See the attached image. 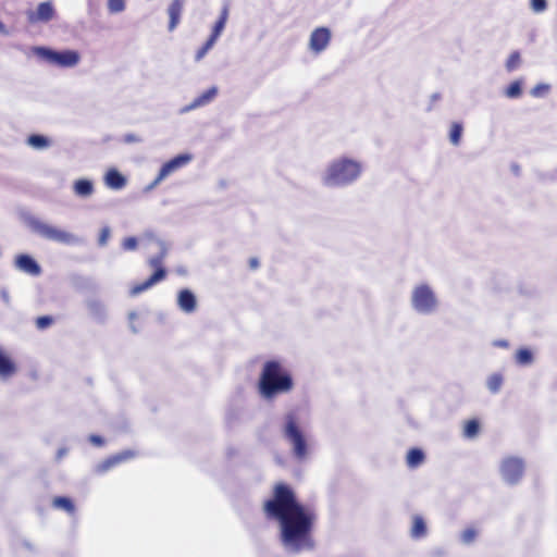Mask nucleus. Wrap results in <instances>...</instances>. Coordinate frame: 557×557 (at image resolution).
<instances>
[{"mask_svg":"<svg viewBox=\"0 0 557 557\" xmlns=\"http://www.w3.org/2000/svg\"><path fill=\"white\" fill-rule=\"evenodd\" d=\"M263 510L269 519L277 521L282 543L296 552L312 549V531L317 520L313 509L300 504L294 490L286 483H277L272 496L264 502Z\"/></svg>","mask_w":557,"mask_h":557,"instance_id":"1","label":"nucleus"},{"mask_svg":"<svg viewBox=\"0 0 557 557\" xmlns=\"http://www.w3.org/2000/svg\"><path fill=\"white\" fill-rule=\"evenodd\" d=\"M295 382L290 371L276 360L267 361L260 374L258 388L260 395L268 400L287 394L294 389Z\"/></svg>","mask_w":557,"mask_h":557,"instance_id":"2","label":"nucleus"},{"mask_svg":"<svg viewBox=\"0 0 557 557\" xmlns=\"http://www.w3.org/2000/svg\"><path fill=\"white\" fill-rule=\"evenodd\" d=\"M361 173V165L350 159H339L332 162L324 177L329 186L346 185L355 181Z\"/></svg>","mask_w":557,"mask_h":557,"instance_id":"3","label":"nucleus"},{"mask_svg":"<svg viewBox=\"0 0 557 557\" xmlns=\"http://www.w3.org/2000/svg\"><path fill=\"white\" fill-rule=\"evenodd\" d=\"M284 436L290 443L294 456L299 460L305 459L308 455V444L296 416L292 412L285 417Z\"/></svg>","mask_w":557,"mask_h":557,"instance_id":"4","label":"nucleus"},{"mask_svg":"<svg viewBox=\"0 0 557 557\" xmlns=\"http://www.w3.org/2000/svg\"><path fill=\"white\" fill-rule=\"evenodd\" d=\"M163 256H156L149 259L148 263L154 268L153 274H151L146 281L134 284L129 289L131 296H137L147 289L151 288L157 283L163 281L166 277V270L162 265Z\"/></svg>","mask_w":557,"mask_h":557,"instance_id":"5","label":"nucleus"},{"mask_svg":"<svg viewBox=\"0 0 557 557\" xmlns=\"http://www.w3.org/2000/svg\"><path fill=\"white\" fill-rule=\"evenodd\" d=\"M33 230L38 233L40 236L45 237L46 239L61 243V244H73L76 242V238L73 234L60 230L55 226L49 225L47 223L40 222V221H34L32 223Z\"/></svg>","mask_w":557,"mask_h":557,"instance_id":"6","label":"nucleus"},{"mask_svg":"<svg viewBox=\"0 0 557 557\" xmlns=\"http://www.w3.org/2000/svg\"><path fill=\"white\" fill-rule=\"evenodd\" d=\"M38 53L49 63L60 67H72L75 66L79 61V54L73 50L58 52L47 48H39Z\"/></svg>","mask_w":557,"mask_h":557,"instance_id":"7","label":"nucleus"},{"mask_svg":"<svg viewBox=\"0 0 557 557\" xmlns=\"http://www.w3.org/2000/svg\"><path fill=\"white\" fill-rule=\"evenodd\" d=\"M228 16V10L226 7L223 8L218 21L215 22L210 37L207 39V41L196 51L195 60L199 62L205 58V55L208 53V51L214 46L215 41L220 37L221 33L223 32L226 21Z\"/></svg>","mask_w":557,"mask_h":557,"instance_id":"8","label":"nucleus"},{"mask_svg":"<svg viewBox=\"0 0 557 557\" xmlns=\"http://www.w3.org/2000/svg\"><path fill=\"white\" fill-rule=\"evenodd\" d=\"M412 305L419 312H431L436 306V299L430 287L418 286L412 295Z\"/></svg>","mask_w":557,"mask_h":557,"instance_id":"9","label":"nucleus"},{"mask_svg":"<svg viewBox=\"0 0 557 557\" xmlns=\"http://www.w3.org/2000/svg\"><path fill=\"white\" fill-rule=\"evenodd\" d=\"M524 465L522 459L517 457H507L500 466V473L508 483H517L523 475Z\"/></svg>","mask_w":557,"mask_h":557,"instance_id":"10","label":"nucleus"},{"mask_svg":"<svg viewBox=\"0 0 557 557\" xmlns=\"http://www.w3.org/2000/svg\"><path fill=\"white\" fill-rule=\"evenodd\" d=\"M191 158L193 157L189 153H182V154H178V156L174 157L173 159L169 160L168 162H165L161 166V169L158 173V176L154 181V184L160 183L161 181H163L166 176H169L176 170L188 164L190 162Z\"/></svg>","mask_w":557,"mask_h":557,"instance_id":"11","label":"nucleus"},{"mask_svg":"<svg viewBox=\"0 0 557 557\" xmlns=\"http://www.w3.org/2000/svg\"><path fill=\"white\" fill-rule=\"evenodd\" d=\"M330 41V29L327 27H318L310 35L309 47L314 53H320L326 49Z\"/></svg>","mask_w":557,"mask_h":557,"instance_id":"12","label":"nucleus"},{"mask_svg":"<svg viewBox=\"0 0 557 557\" xmlns=\"http://www.w3.org/2000/svg\"><path fill=\"white\" fill-rule=\"evenodd\" d=\"M55 15V10L52 2L46 1L38 4L36 11H29L27 13V20L29 23L35 24L38 22H50Z\"/></svg>","mask_w":557,"mask_h":557,"instance_id":"13","label":"nucleus"},{"mask_svg":"<svg viewBox=\"0 0 557 557\" xmlns=\"http://www.w3.org/2000/svg\"><path fill=\"white\" fill-rule=\"evenodd\" d=\"M134 457H135V453L132 450L121 451L116 455L110 456L109 458H107L106 460H103L102 462L97 465L96 470L98 473H104L108 470H110L111 468L120 465L121 462L129 460Z\"/></svg>","mask_w":557,"mask_h":557,"instance_id":"14","label":"nucleus"},{"mask_svg":"<svg viewBox=\"0 0 557 557\" xmlns=\"http://www.w3.org/2000/svg\"><path fill=\"white\" fill-rule=\"evenodd\" d=\"M185 0H173L168 7L169 15V32H173L181 22V16L184 10Z\"/></svg>","mask_w":557,"mask_h":557,"instance_id":"15","label":"nucleus"},{"mask_svg":"<svg viewBox=\"0 0 557 557\" xmlns=\"http://www.w3.org/2000/svg\"><path fill=\"white\" fill-rule=\"evenodd\" d=\"M15 264L21 271L34 276L39 275L41 272L39 264L28 255L17 256Z\"/></svg>","mask_w":557,"mask_h":557,"instance_id":"16","label":"nucleus"},{"mask_svg":"<svg viewBox=\"0 0 557 557\" xmlns=\"http://www.w3.org/2000/svg\"><path fill=\"white\" fill-rule=\"evenodd\" d=\"M177 305L184 312L190 313L196 310L197 300L189 289H182L178 293Z\"/></svg>","mask_w":557,"mask_h":557,"instance_id":"17","label":"nucleus"},{"mask_svg":"<svg viewBox=\"0 0 557 557\" xmlns=\"http://www.w3.org/2000/svg\"><path fill=\"white\" fill-rule=\"evenodd\" d=\"M104 183L108 187L119 190L125 187L126 178L116 169H110L106 173Z\"/></svg>","mask_w":557,"mask_h":557,"instance_id":"18","label":"nucleus"},{"mask_svg":"<svg viewBox=\"0 0 557 557\" xmlns=\"http://www.w3.org/2000/svg\"><path fill=\"white\" fill-rule=\"evenodd\" d=\"M16 371L15 364L10 359L9 356H7L3 350L0 348V376L1 377H10L12 376Z\"/></svg>","mask_w":557,"mask_h":557,"instance_id":"19","label":"nucleus"},{"mask_svg":"<svg viewBox=\"0 0 557 557\" xmlns=\"http://www.w3.org/2000/svg\"><path fill=\"white\" fill-rule=\"evenodd\" d=\"M73 190L79 197H89L94 193V184L89 180L81 178L74 182Z\"/></svg>","mask_w":557,"mask_h":557,"instance_id":"20","label":"nucleus"},{"mask_svg":"<svg viewBox=\"0 0 557 557\" xmlns=\"http://www.w3.org/2000/svg\"><path fill=\"white\" fill-rule=\"evenodd\" d=\"M218 90L215 87H211L203 91L201 95H199L197 98L194 99L189 108L195 109L198 107H202L211 102L214 97L216 96Z\"/></svg>","mask_w":557,"mask_h":557,"instance_id":"21","label":"nucleus"},{"mask_svg":"<svg viewBox=\"0 0 557 557\" xmlns=\"http://www.w3.org/2000/svg\"><path fill=\"white\" fill-rule=\"evenodd\" d=\"M425 459L424 453L419 448H411L406 458L407 466L409 468H417L423 463Z\"/></svg>","mask_w":557,"mask_h":557,"instance_id":"22","label":"nucleus"},{"mask_svg":"<svg viewBox=\"0 0 557 557\" xmlns=\"http://www.w3.org/2000/svg\"><path fill=\"white\" fill-rule=\"evenodd\" d=\"M410 534L413 539H421L426 535V524L421 516H414Z\"/></svg>","mask_w":557,"mask_h":557,"instance_id":"23","label":"nucleus"},{"mask_svg":"<svg viewBox=\"0 0 557 557\" xmlns=\"http://www.w3.org/2000/svg\"><path fill=\"white\" fill-rule=\"evenodd\" d=\"M52 506L55 509L64 510L65 512L73 515L75 512V505L71 498L65 496H57L52 499Z\"/></svg>","mask_w":557,"mask_h":557,"instance_id":"24","label":"nucleus"},{"mask_svg":"<svg viewBox=\"0 0 557 557\" xmlns=\"http://www.w3.org/2000/svg\"><path fill=\"white\" fill-rule=\"evenodd\" d=\"M463 127L459 122H454L450 126L449 140L453 145L458 146L461 140Z\"/></svg>","mask_w":557,"mask_h":557,"instance_id":"25","label":"nucleus"},{"mask_svg":"<svg viewBox=\"0 0 557 557\" xmlns=\"http://www.w3.org/2000/svg\"><path fill=\"white\" fill-rule=\"evenodd\" d=\"M27 143H28L29 146H32V147H34L36 149H44V148H47L49 146L48 138H46L42 135H37V134L30 135L27 138Z\"/></svg>","mask_w":557,"mask_h":557,"instance_id":"26","label":"nucleus"},{"mask_svg":"<svg viewBox=\"0 0 557 557\" xmlns=\"http://www.w3.org/2000/svg\"><path fill=\"white\" fill-rule=\"evenodd\" d=\"M480 424L475 419L468 420L465 424L463 434L466 437L472 438L479 434Z\"/></svg>","mask_w":557,"mask_h":557,"instance_id":"27","label":"nucleus"},{"mask_svg":"<svg viewBox=\"0 0 557 557\" xmlns=\"http://www.w3.org/2000/svg\"><path fill=\"white\" fill-rule=\"evenodd\" d=\"M521 64V55L519 51H512L507 61H506V70L508 72H512L518 69Z\"/></svg>","mask_w":557,"mask_h":557,"instance_id":"28","label":"nucleus"},{"mask_svg":"<svg viewBox=\"0 0 557 557\" xmlns=\"http://www.w3.org/2000/svg\"><path fill=\"white\" fill-rule=\"evenodd\" d=\"M503 385V376L498 373L492 374L487 380V387L492 393H497Z\"/></svg>","mask_w":557,"mask_h":557,"instance_id":"29","label":"nucleus"},{"mask_svg":"<svg viewBox=\"0 0 557 557\" xmlns=\"http://www.w3.org/2000/svg\"><path fill=\"white\" fill-rule=\"evenodd\" d=\"M533 360L532 352L529 349L521 348L516 354V361L519 364H529Z\"/></svg>","mask_w":557,"mask_h":557,"instance_id":"30","label":"nucleus"},{"mask_svg":"<svg viewBox=\"0 0 557 557\" xmlns=\"http://www.w3.org/2000/svg\"><path fill=\"white\" fill-rule=\"evenodd\" d=\"M478 536V530L473 527L465 529L460 535L465 544H471Z\"/></svg>","mask_w":557,"mask_h":557,"instance_id":"31","label":"nucleus"},{"mask_svg":"<svg viewBox=\"0 0 557 557\" xmlns=\"http://www.w3.org/2000/svg\"><path fill=\"white\" fill-rule=\"evenodd\" d=\"M521 83L519 81H515L507 87L505 94L508 98H518L521 96Z\"/></svg>","mask_w":557,"mask_h":557,"instance_id":"32","label":"nucleus"},{"mask_svg":"<svg viewBox=\"0 0 557 557\" xmlns=\"http://www.w3.org/2000/svg\"><path fill=\"white\" fill-rule=\"evenodd\" d=\"M53 323V318L50 315L38 317L35 321L36 327L38 330H46L51 326Z\"/></svg>","mask_w":557,"mask_h":557,"instance_id":"33","label":"nucleus"},{"mask_svg":"<svg viewBox=\"0 0 557 557\" xmlns=\"http://www.w3.org/2000/svg\"><path fill=\"white\" fill-rule=\"evenodd\" d=\"M550 89V86L547 84H537L531 89V95L533 97L540 98L544 97Z\"/></svg>","mask_w":557,"mask_h":557,"instance_id":"34","label":"nucleus"},{"mask_svg":"<svg viewBox=\"0 0 557 557\" xmlns=\"http://www.w3.org/2000/svg\"><path fill=\"white\" fill-rule=\"evenodd\" d=\"M108 9L111 13H119L125 9L124 0H109Z\"/></svg>","mask_w":557,"mask_h":557,"instance_id":"35","label":"nucleus"},{"mask_svg":"<svg viewBox=\"0 0 557 557\" xmlns=\"http://www.w3.org/2000/svg\"><path fill=\"white\" fill-rule=\"evenodd\" d=\"M138 242L136 237H126L123 243L122 247L124 250H135L137 248Z\"/></svg>","mask_w":557,"mask_h":557,"instance_id":"36","label":"nucleus"},{"mask_svg":"<svg viewBox=\"0 0 557 557\" xmlns=\"http://www.w3.org/2000/svg\"><path fill=\"white\" fill-rule=\"evenodd\" d=\"M531 5L535 12H542L546 9L547 3L546 0H531Z\"/></svg>","mask_w":557,"mask_h":557,"instance_id":"37","label":"nucleus"},{"mask_svg":"<svg viewBox=\"0 0 557 557\" xmlns=\"http://www.w3.org/2000/svg\"><path fill=\"white\" fill-rule=\"evenodd\" d=\"M109 236H110V231H109V228H102V230H101V233H100V235H99V244H100L101 246L106 245V244H107V242H108Z\"/></svg>","mask_w":557,"mask_h":557,"instance_id":"38","label":"nucleus"},{"mask_svg":"<svg viewBox=\"0 0 557 557\" xmlns=\"http://www.w3.org/2000/svg\"><path fill=\"white\" fill-rule=\"evenodd\" d=\"M90 442L97 446H101L103 444V440L102 437L98 436V435H91L90 436Z\"/></svg>","mask_w":557,"mask_h":557,"instance_id":"39","label":"nucleus"},{"mask_svg":"<svg viewBox=\"0 0 557 557\" xmlns=\"http://www.w3.org/2000/svg\"><path fill=\"white\" fill-rule=\"evenodd\" d=\"M249 265L251 269H257L258 268V260L256 258H251L249 260Z\"/></svg>","mask_w":557,"mask_h":557,"instance_id":"40","label":"nucleus"},{"mask_svg":"<svg viewBox=\"0 0 557 557\" xmlns=\"http://www.w3.org/2000/svg\"><path fill=\"white\" fill-rule=\"evenodd\" d=\"M66 453V449L65 448H61L58 450V454H57V458L58 459H61Z\"/></svg>","mask_w":557,"mask_h":557,"instance_id":"41","label":"nucleus"},{"mask_svg":"<svg viewBox=\"0 0 557 557\" xmlns=\"http://www.w3.org/2000/svg\"><path fill=\"white\" fill-rule=\"evenodd\" d=\"M2 26V24L0 23V27Z\"/></svg>","mask_w":557,"mask_h":557,"instance_id":"42","label":"nucleus"}]
</instances>
